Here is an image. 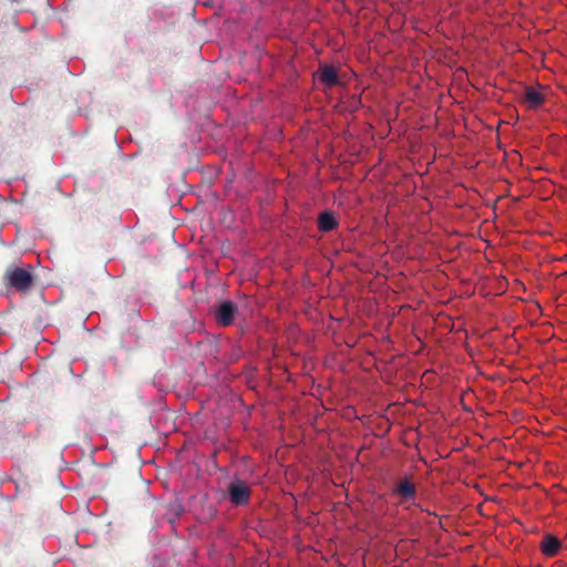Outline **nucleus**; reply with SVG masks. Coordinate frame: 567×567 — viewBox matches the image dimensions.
<instances>
[{"label": "nucleus", "instance_id": "nucleus-6", "mask_svg": "<svg viewBox=\"0 0 567 567\" xmlns=\"http://www.w3.org/2000/svg\"><path fill=\"white\" fill-rule=\"evenodd\" d=\"M394 493L401 497V501H410L415 498L416 488L409 477H403L398 482Z\"/></svg>", "mask_w": 567, "mask_h": 567}, {"label": "nucleus", "instance_id": "nucleus-2", "mask_svg": "<svg viewBox=\"0 0 567 567\" xmlns=\"http://www.w3.org/2000/svg\"><path fill=\"white\" fill-rule=\"evenodd\" d=\"M229 501L237 506L246 505L251 495L250 487L248 484L239 478H235L228 485Z\"/></svg>", "mask_w": 567, "mask_h": 567}, {"label": "nucleus", "instance_id": "nucleus-1", "mask_svg": "<svg viewBox=\"0 0 567 567\" xmlns=\"http://www.w3.org/2000/svg\"><path fill=\"white\" fill-rule=\"evenodd\" d=\"M4 278L8 285L18 291L29 290L34 281L30 270L20 267L9 268L4 274Z\"/></svg>", "mask_w": 567, "mask_h": 567}, {"label": "nucleus", "instance_id": "nucleus-4", "mask_svg": "<svg viewBox=\"0 0 567 567\" xmlns=\"http://www.w3.org/2000/svg\"><path fill=\"white\" fill-rule=\"evenodd\" d=\"M237 311V306L233 301H223L215 310V320L219 326L228 327L234 322Z\"/></svg>", "mask_w": 567, "mask_h": 567}, {"label": "nucleus", "instance_id": "nucleus-5", "mask_svg": "<svg viewBox=\"0 0 567 567\" xmlns=\"http://www.w3.org/2000/svg\"><path fill=\"white\" fill-rule=\"evenodd\" d=\"M549 92L544 87H526L524 92V101L534 106L548 103Z\"/></svg>", "mask_w": 567, "mask_h": 567}, {"label": "nucleus", "instance_id": "nucleus-7", "mask_svg": "<svg viewBox=\"0 0 567 567\" xmlns=\"http://www.w3.org/2000/svg\"><path fill=\"white\" fill-rule=\"evenodd\" d=\"M560 546V540L551 534H546L540 543L542 553L547 557L556 556Z\"/></svg>", "mask_w": 567, "mask_h": 567}, {"label": "nucleus", "instance_id": "nucleus-8", "mask_svg": "<svg viewBox=\"0 0 567 567\" xmlns=\"http://www.w3.org/2000/svg\"><path fill=\"white\" fill-rule=\"evenodd\" d=\"M336 217L330 212H323L318 217V228L320 231L328 233L337 227Z\"/></svg>", "mask_w": 567, "mask_h": 567}, {"label": "nucleus", "instance_id": "nucleus-3", "mask_svg": "<svg viewBox=\"0 0 567 567\" xmlns=\"http://www.w3.org/2000/svg\"><path fill=\"white\" fill-rule=\"evenodd\" d=\"M315 81L324 87H333L341 83L338 69L333 65L323 64L320 65L317 72L315 73Z\"/></svg>", "mask_w": 567, "mask_h": 567}]
</instances>
